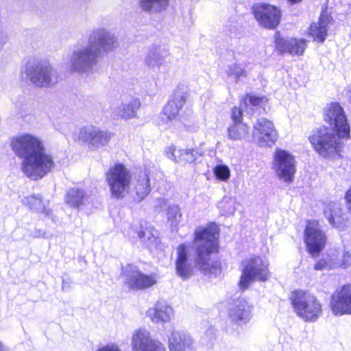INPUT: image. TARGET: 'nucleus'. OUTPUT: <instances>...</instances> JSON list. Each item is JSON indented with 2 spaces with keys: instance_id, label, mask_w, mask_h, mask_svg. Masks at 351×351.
I'll return each instance as SVG.
<instances>
[{
  "instance_id": "nucleus-39",
  "label": "nucleus",
  "mask_w": 351,
  "mask_h": 351,
  "mask_svg": "<svg viewBox=\"0 0 351 351\" xmlns=\"http://www.w3.org/2000/svg\"><path fill=\"white\" fill-rule=\"evenodd\" d=\"M244 109L246 110V106H241V104L239 107H234L232 110V120L233 123H243L242 117Z\"/></svg>"
},
{
  "instance_id": "nucleus-40",
  "label": "nucleus",
  "mask_w": 351,
  "mask_h": 351,
  "mask_svg": "<svg viewBox=\"0 0 351 351\" xmlns=\"http://www.w3.org/2000/svg\"><path fill=\"white\" fill-rule=\"evenodd\" d=\"M336 267V263H332L326 258H322L315 263L314 269L315 270L331 269Z\"/></svg>"
},
{
  "instance_id": "nucleus-13",
  "label": "nucleus",
  "mask_w": 351,
  "mask_h": 351,
  "mask_svg": "<svg viewBox=\"0 0 351 351\" xmlns=\"http://www.w3.org/2000/svg\"><path fill=\"white\" fill-rule=\"evenodd\" d=\"M252 10L258 23L265 28L272 29L279 25L281 12L276 7L260 3L254 5Z\"/></svg>"
},
{
  "instance_id": "nucleus-31",
  "label": "nucleus",
  "mask_w": 351,
  "mask_h": 351,
  "mask_svg": "<svg viewBox=\"0 0 351 351\" xmlns=\"http://www.w3.org/2000/svg\"><path fill=\"white\" fill-rule=\"evenodd\" d=\"M138 3L145 12H160L167 8L169 0H139Z\"/></svg>"
},
{
  "instance_id": "nucleus-32",
  "label": "nucleus",
  "mask_w": 351,
  "mask_h": 351,
  "mask_svg": "<svg viewBox=\"0 0 351 351\" xmlns=\"http://www.w3.org/2000/svg\"><path fill=\"white\" fill-rule=\"evenodd\" d=\"M249 134V127L244 123H232L228 128V137L233 141L245 138Z\"/></svg>"
},
{
  "instance_id": "nucleus-53",
  "label": "nucleus",
  "mask_w": 351,
  "mask_h": 351,
  "mask_svg": "<svg viewBox=\"0 0 351 351\" xmlns=\"http://www.w3.org/2000/svg\"><path fill=\"white\" fill-rule=\"evenodd\" d=\"M207 333L213 334V329L210 328L207 331Z\"/></svg>"
},
{
  "instance_id": "nucleus-15",
  "label": "nucleus",
  "mask_w": 351,
  "mask_h": 351,
  "mask_svg": "<svg viewBox=\"0 0 351 351\" xmlns=\"http://www.w3.org/2000/svg\"><path fill=\"white\" fill-rule=\"evenodd\" d=\"M253 305L244 298H238L230 304L228 315L230 319L239 326L247 324L253 316Z\"/></svg>"
},
{
  "instance_id": "nucleus-16",
  "label": "nucleus",
  "mask_w": 351,
  "mask_h": 351,
  "mask_svg": "<svg viewBox=\"0 0 351 351\" xmlns=\"http://www.w3.org/2000/svg\"><path fill=\"white\" fill-rule=\"evenodd\" d=\"M117 39L114 34L103 29H95L89 36L88 45L99 56L101 51H110L114 49Z\"/></svg>"
},
{
  "instance_id": "nucleus-11",
  "label": "nucleus",
  "mask_w": 351,
  "mask_h": 351,
  "mask_svg": "<svg viewBox=\"0 0 351 351\" xmlns=\"http://www.w3.org/2000/svg\"><path fill=\"white\" fill-rule=\"evenodd\" d=\"M329 306L335 315H351V285L337 289L330 295Z\"/></svg>"
},
{
  "instance_id": "nucleus-18",
  "label": "nucleus",
  "mask_w": 351,
  "mask_h": 351,
  "mask_svg": "<svg viewBox=\"0 0 351 351\" xmlns=\"http://www.w3.org/2000/svg\"><path fill=\"white\" fill-rule=\"evenodd\" d=\"M306 42L305 39L284 38L280 37L279 32L275 34L276 48L281 53L302 56L306 48Z\"/></svg>"
},
{
  "instance_id": "nucleus-26",
  "label": "nucleus",
  "mask_w": 351,
  "mask_h": 351,
  "mask_svg": "<svg viewBox=\"0 0 351 351\" xmlns=\"http://www.w3.org/2000/svg\"><path fill=\"white\" fill-rule=\"evenodd\" d=\"M141 102L138 99L131 98L128 101H123L117 108H114L113 113L117 117L124 119H130L136 117V112L139 109Z\"/></svg>"
},
{
  "instance_id": "nucleus-47",
  "label": "nucleus",
  "mask_w": 351,
  "mask_h": 351,
  "mask_svg": "<svg viewBox=\"0 0 351 351\" xmlns=\"http://www.w3.org/2000/svg\"><path fill=\"white\" fill-rule=\"evenodd\" d=\"M167 202L163 198H159L156 200L155 206L158 208H162L166 206Z\"/></svg>"
},
{
  "instance_id": "nucleus-25",
  "label": "nucleus",
  "mask_w": 351,
  "mask_h": 351,
  "mask_svg": "<svg viewBox=\"0 0 351 351\" xmlns=\"http://www.w3.org/2000/svg\"><path fill=\"white\" fill-rule=\"evenodd\" d=\"M324 215L330 225L336 228H341L344 222L342 210L339 204L327 203L324 207Z\"/></svg>"
},
{
  "instance_id": "nucleus-2",
  "label": "nucleus",
  "mask_w": 351,
  "mask_h": 351,
  "mask_svg": "<svg viewBox=\"0 0 351 351\" xmlns=\"http://www.w3.org/2000/svg\"><path fill=\"white\" fill-rule=\"evenodd\" d=\"M324 119L335 132L326 127L313 130L308 140L315 150L322 156L337 159L340 157L341 138H350V128L343 108L337 102H331L324 110Z\"/></svg>"
},
{
  "instance_id": "nucleus-20",
  "label": "nucleus",
  "mask_w": 351,
  "mask_h": 351,
  "mask_svg": "<svg viewBox=\"0 0 351 351\" xmlns=\"http://www.w3.org/2000/svg\"><path fill=\"white\" fill-rule=\"evenodd\" d=\"M146 314L156 324L169 323L174 318L173 307L165 301H158L147 311Z\"/></svg>"
},
{
  "instance_id": "nucleus-22",
  "label": "nucleus",
  "mask_w": 351,
  "mask_h": 351,
  "mask_svg": "<svg viewBox=\"0 0 351 351\" xmlns=\"http://www.w3.org/2000/svg\"><path fill=\"white\" fill-rule=\"evenodd\" d=\"M169 53L165 48L154 46L151 47L145 58V64L154 71H159L166 63Z\"/></svg>"
},
{
  "instance_id": "nucleus-44",
  "label": "nucleus",
  "mask_w": 351,
  "mask_h": 351,
  "mask_svg": "<svg viewBox=\"0 0 351 351\" xmlns=\"http://www.w3.org/2000/svg\"><path fill=\"white\" fill-rule=\"evenodd\" d=\"M97 351H121L115 344H109L100 348Z\"/></svg>"
},
{
  "instance_id": "nucleus-12",
  "label": "nucleus",
  "mask_w": 351,
  "mask_h": 351,
  "mask_svg": "<svg viewBox=\"0 0 351 351\" xmlns=\"http://www.w3.org/2000/svg\"><path fill=\"white\" fill-rule=\"evenodd\" d=\"M112 134L107 130L87 125L80 129L78 138L80 141L87 143L91 149H99L108 144L112 138Z\"/></svg>"
},
{
  "instance_id": "nucleus-10",
  "label": "nucleus",
  "mask_w": 351,
  "mask_h": 351,
  "mask_svg": "<svg viewBox=\"0 0 351 351\" xmlns=\"http://www.w3.org/2000/svg\"><path fill=\"white\" fill-rule=\"evenodd\" d=\"M252 136L254 141L263 147H271L278 139L273 123L265 118H260L254 123Z\"/></svg>"
},
{
  "instance_id": "nucleus-4",
  "label": "nucleus",
  "mask_w": 351,
  "mask_h": 351,
  "mask_svg": "<svg viewBox=\"0 0 351 351\" xmlns=\"http://www.w3.org/2000/svg\"><path fill=\"white\" fill-rule=\"evenodd\" d=\"M291 304L296 315L305 322H315L322 314V305L312 293L298 289L290 296Z\"/></svg>"
},
{
  "instance_id": "nucleus-51",
  "label": "nucleus",
  "mask_w": 351,
  "mask_h": 351,
  "mask_svg": "<svg viewBox=\"0 0 351 351\" xmlns=\"http://www.w3.org/2000/svg\"><path fill=\"white\" fill-rule=\"evenodd\" d=\"M285 178V182H291L292 181V177H283Z\"/></svg>"
},
{
  "instance_id": "nucleus-36",
  "label": "nucleus",
  "mask_w": 351,
  "mask_h": 351,
  "mask_svg": "<svg viewBox=\"0 0 351 351\" xmlns=\"http://www.w3.org/2000/svg\"><path fill=\"white\" fill-rule=\"evenodd\" d=\"M227 74L229 77L232 76L236 82H237L241 77L247 76L246 71L238 64L230 65L227 70Z\"/></svg>"
},
{
  "instance_id": "nucleus-41",
  "label": "nucleus",
  "mask_w": 351,
  "mask_h": 351,
  "mask_svg": "<svg viewBox=\"0 0 351 351\" xmlns=\"http://www.w3.org/2000/svg\"><path fill=\"white\" fill-rule=\"evenodd\" d=\"M214 176H230V171L228 166L218 164L213 167Z\"/></svg>"
},
{
  "instance_id": "nucleus-38",
  "label": "nucleus",
  "mask_w": 351,
  "mask_h": 351,
  "mask_svg": "<svg viewBox=\"0 0 351 351\" xmlns=\"http://www.w3.org/2000/svg\"><path fill=\"white\" fill-rule=\"evenodd\" d=\"M129 173L130 172L123 164L118 163L109 170L106 176H129Z\"/></svg>"
},
{
  "instance_id": "nucleus-14",
  "label": "nucleus",
  "mask_w": 351,
  "mask_h": 351,
  "mask_svg": "<svg viewBox=\"0 0 351 351\" xmlns=\"http://www.w3.org/2000/svg\"><path fill=\"white\" fill-rule=\"evenodd\" d=\"M131 347L132 351H166L164 344L152 339L150 332L145 328L134 332L131 338Z\"/></svg>"
},
{
  "instance_id": "nucleus-5",
  "label": "nucleus",
  "mask_w": 351,
  "mask_h": 351,
  "mask_svg": "<svg viewBox=\"0 0 351 351\" xmlns=\"http://www.w3.org/2000/svg\"><path fill=\"white\" fill-rule=\"evenodd\" d=\"M25 73L27 79L37 87H51L58 82L56 70L46 60H29L25 65Z\"/></svg>"
},
{
  "instance_id": "nucleus-52",
  "label": "nucleus",
  "mask_w": 351,
  "mask_h": 351,
  "mask_svg": "<svg viewBox=\"0 0 351 351\" xmlns=\"http://www.w3.org/2000/svg\"><path fill=\"white\" fill-rule=\"evenodd\" d=\"M291 3H297L298 2H300L302 0H288Z\"/></svg>"
},
{
  "instance_id": "nucleus-42",
  "label": "nucleus",
  "mask_w": 351,
  "mask_h": 351,
  "mask_svg": "<svg viewBox=\"0 0 351 351\" xmlns=\"http://www.w3.org/2000/svg\"><path fill=\"white\" fill-rule=\"evenodd\" d=\"M342 261L340 262L336 263V265L337 266H341L344 267H347L348 266L351 265V252L346 251L344 252L342 255Z\"/></svg>"
},
{
  "instance_id": "nucleus-21",
  "label": "nucleus",
  "mask_w": 351,
  "mask_h": 351,
  "mask_svg": "<svg viewBox=\"0 0 351 351\" xmlns=\"http://www.w3.org/2000/svg\"><path fill=\"white\" fill-rule=\"evenodd\" d=\"M170 351H191L193 340L191 337L182 331L173 330L168 336Z\"/></svg>"
},
{
  "instance_id": "nucleus-46",
  "label": "nucleus",
  "mask_w": 351,
  "mask_h": 351,
  "mask_svg": "<svg viewBox=\"0 0 351 351\" xmlns=\"http://www.w3.org/2000/svg\"><path fill=\"white\" fill-rule=\"evenodd\" d=\"M7 41V35L4 32L0 31V51L2 50Z\"/></svg>"
},
{
  "instance_id": "nucleus-3",
  "label": "nucleus",
  "mask_w": 351,
  "mask_h": 351,
  "mask_svg": "<svg viewBox=\"0 0 351 351\" xmlns=\"http://www.w3.org/2000/svg\"><path fill=\"white\" fill-rule=\"evenodd\" d=\"M16 156L23 159L22 168L27 176L32 172L48 173L54 165L52 157L45 153L42 140L34 135L24 134L12 141Z\"/></svg>"
},
{
  "instance_id": "nucleus-50",
  "label": "nucleus",
  "mask_w": 351,
  "mask_h": 351,
  "mask_svg": "<svg viewBox=\"0 0 351 351\" xmlns=\"http://www.w3.org/2000/svg\"><path fill=\"white\" fill-rule=\"evenodd\" d=\"M229 177H223V176H221V177H216V178L220 181H226L227 180V179Z\"/></svg>"
},
{
  "instance_id": "nucleus-9",
  "label": "nucleus",
  "mask_w": 351,
  "mask_h": 351,
  "mask_svg": "<svg viewBox=\"0 0 351 351\" xmlns=\"http://www.w3.org/2000/svg\"><path fill=\"white\" fill-rule=\"evenodd\" d=\"M326 235L321 230L317 221H308L304 230V242L308 252L312 256L322 252L326 243Z\"/></svg>"
},
{
  "instance_id": "nucleus-17",
  "label": "nucleus",
  "mask_w": 351,
  "mask_h": 351,
  "mask_svg": "<svg viewBox=\"0 0 351 351\" xmlns=\"http://www.w3.org/2000/svg\"><path fill=\"white\" fill-rule=\"evenodd\" d=\"M273 165L278 176H293L295 173L294 157L285 150L276 149Z\"/></svg>"
},
{
  "instance_id": "nucleus-8",
  "label": "nucleus",
  "mask_w": 351,
  "mask_h": 351,
  "mask_svg": "<svg viewBox=\"0 0 351 351\" xmlns=\"http://www.w3.org/2000/svg\"><path fill=\"white\" fill-rule=\"evenodd\" d=\"M122 276L124 283L130 289L143 290L155 285L158 280L156 274H145L134 265H128L123 269Z\"/></svg>"
},
{
  "instance_id": "nucleus-48",
  "label": "nucleus",
  "mask_w": 351,
  "mask_h": 351,
  "mask_svg": "<svg viewBox=\"0 0 351 351\" xmlns=\"http://www.w3.org/2000/svg\"><path fill=\"white\" fill-rule=\"evenodd\" d=\"M0 351H9L8 348L0 341Z\"/></svg>"
},
{
  "instance_id": "nucleus-27",
  "label": "nucleus",
  "mask_w": 351,
  "mask_h": 351,
  "mask_svg": "<svg viewBox=\"0 0 351 351\" xmlns=\"http://www.w3.org/2000/svg\"><path fill=\"white\" fill-rule=\"evenodd\" d=\"M111 195L115 198L123 197L131 183L130 177H108Z\"/></svg>"
},
{
  "instance_id": "nucleus-43",
  "label": "nucleus",
  "mask_w": 351,
  "mask_h": 351,
  "mask_svg": "<svg viewBox=\"0 0 351 351\" xmlns=\"http://www.w3.org/2000/svg\"><path fill=\"white\" fill-rule=\"evenodd\" d=\"M31 237L33 238H45L47 237V233L43 230L36 229L31 232Z\"/></svg>"
},
{
  "instance_id": "nucleus-23",
  "label": "nucleus",
  "mask_w": 351,
  "mask_h": 351,
  "mask_svg": "<svg viewBox=\"0 0 351 351\" xmlns=\"http://www.w3.org/2000/svg\"><path fill=\"white\" fill-rule=\"evenodd\" d=\"M166 155L168 158L179 163H191L195 162L202 155L197 149H176L171 146L167 148Z\"/></svg>"
},
{
  "instance_id": "nucleus-45",
  "label": "nucleus",
  "mask_w": 351,
  "mask_h": 351,
  "mask_svg": "<svg viewBox=\"0 0 351 351\" xmlns=\"http://www.w3.org/2000/svg\"><path fill=\"white\" fill-rule=\"evenodd\" d=\"M348 210L351 213V187L347 191L345 196Z\"/></svg>"
},
{
  "instance_id": "nucleus-35",
  "label": "nucleus",
  "mask_w": 351,
  "mask_h": 351,
  "mask_svg": "<svg viewBox=\"0 0 351 351\" xmlns=\"http://www.w3.org/2000/svg\"><path fill=\"white\" fill-rule=\"evenodd\" d=\"M167 218L171 227L176 228L181 218L180 208L176 205L169 206L167 211Z\"/></svg>"
},
{
  "instance_id": "nucleus-29",
  "label": "nucleus",
  "mask_w": 351,
  "mask_h": 351,
  "mask_svg": "<svg viewBox=\"0 0 351 351\" xmlns=\"http://www.w3.org/2000/svg\"><path fill=\"white\" fill-rule=\"evenodd\" d=\"M86 197L85 191L79 188H73L68 191L65 202L71 207L78 208L83 205Z\"/></svg>"
},
{
  "instance_id": "nucleus-37",
  "label": "nucleus",
  "mask_w": 351,
  "mask_h": 351,
  "mask_svg": "<svg viewBox=\"0 0 351 351\" xmlns=\"http://www.w3.org/2000/svg\"><path fill=\"white\" fill-rule=\"evenodd\" d=\"M262 101V99L250 96L246 97L243 102H241V106H246V112H247L248 109L251 111L254 110V108L257 107Z\"/></svg>"
},
{
  "instance_id": "nucleus-7",
  "label": "nucleus",
  "mask_w": 351,
  "mask_h": 351,
  "mask_svg": "<svg viewBox=\"0 0 351 351\" xmlns=\"http://www.w3.org/2000/svg\"><path fill=\"white\" fill-rule=\"evenodd\" d=\"M99 57L93 48L88 44L73 51L69 59V69L80 73H90L96 66Z\"/></svg>"
},
{
  "instance_id": "nucleus-19",
  "label": "nucleus",
  "mask_w": 351,
  "mask_h": 351,
  "mask_svg": "<svg viewBox=\"0 0 351 351\" xmlns=\"http://www.w3.org/2000/svg\"><path fill=\"white\" fill-rule=\"evenodd\" d=\"M187 90L184 85L178 86L173 91L167 104L163 108V114L169 120L174 119L186 101Z\"/></svg>"
},
{
  "instance_id": "nucleus-33",
  "label": "nucleus",
  "mask_w": 351,
  "mask_h": 351,
  "mask_svg": "<svg viewBox=\"0 0 351 351\" xmlns=\"http://www.w3.org/2000/svg\"><path fill=\"white\" fill-rule=\"evenodd\" d=\"M236 199L226 196L218 203V207L223 215H230L236 210Z\"/></svg>"
},
{
  "instance_id": "nucleus-24",
  "label": "nucleus",
  "mask_w": 351,
  "mask_h": 351,
  "mask_svg": "<svg viewBox=\"0 0 351 351\" xmlns=\"http://www.w3.org/2000/svg\"><path fill=\"white\" fill-rule=\"evenodd\" d=\"M330 17L328 12L323 11L317 23H313L308 29V34L315 41L323 43L326 40L328 34V27Z\"/></svg>"
},
{
  "instance_id": "nucleus-6",
  "label": "nucleus",
  "mask_w": 351,
  "mask_h": 351,
  "mask_svg": "<svg viewBox=\"0 0 351 351\" xmlns=\"http://www.w3.org/2000/svg\"><path fill=\"white\" fill-rule=\"evenodd\" d=\"M268 265L267 261L260 256H253L244 260L239 281L240 289H246L255 280L265 281L269 279L270 274Z\"/></svg>"
},
{
  "instance_id": "nucleus-34",
  "label": "nucleus",
  "mask_w": 351,
  "mask_h": 351,
  "mask_svg": "<svg viewBox=\"0 0 351 351\" xmlns=\"http://www.w3.org/2000/svg\"><path fill=\"white\" fill-rule=\"evenodd\" d=\"M138 236L147 246H151L156 243L157 232L150 228L139 230Z\"/></svg>"
},
{
  "instance_id": "nucleus-49",
  "label": "nucleus",
  "mask_w": 351,
  "mask_h": 351,
  "mask_svg": "<svg viewBox=\"0 0 351 351\" xmlns=\"http://www.w3.org/2000/svg\"><path fill=\"white\" fill-rule=\"evenodd\" d=\"M346 94L351 101V86L348 88Z\"/></svg>"
},
{
  "instance_id": "nucleus-1",
  "label": "nucleus",
  "mask_w": 351,
  "mask_h": 351,
  "mask_svg": "<svg viewBox=\"0 0 351 351\" xmlns=\"http://www.w3.org/2000/svg\"><path fill=\"white\" fill-rule=\"evenodd\" d=\"M219 228L215 223L206 227H199L195 230L193 241L196 250V258H192L193 246L191 243H182L176 248V271L182 280L192 276L195 265L204 274L216 275L220 271L218 262H211L210 254L218 248Z\"/></svg>"
},
{
  "instance_id": "nucleus-28",
  "label": "nucleus",
  "mask_w": 351,
  "mask_h": 351,
  "mask_svg": "<svg viewBox=\"0 0 351 351\" xmlns=\"http://www.w3.org/2000/svg\"><path fill=\"white\" fill-rule=\"evenodd\" d=\"M134 201L141 202L150 192V179L149 177H138L132 182Z\"/></svg>"
},
{
  "instance_id": "nucleus-30",
  "label": "nucleus",
  "mask_w": 351,
  "mask_h": 351,
  "mask_svg": "<svg viewBox=\"0 0 351 351\" xmlns=\"http://www.w3.org/2000/svg\"><path fill=\"white\" fill-rule=\"evenodd\" d=\"M22 203L36 212L45 214L47 216L50 214L51 210L43 202L42 198L39 195L25 197L22 199Z\"/></svg>"
}]
</instances>
